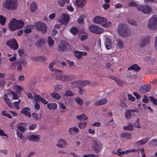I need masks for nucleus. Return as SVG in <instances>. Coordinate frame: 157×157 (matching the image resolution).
I'll return each instance as SVG.
<instances>
[{
	"label": "nucleus",
	"instance_id": "nucleus-1",
	"mask_svg": "<svg viewBox=\"0 0 157 157\" xmlns=\"http://www.w3.org/2000/svg\"><path fill=\"white\" fill-rule=\"evenodd\" d=\"M24 25V22L21 20H17L16 19H12L9 22V27L10 29L13 31L21 28Z\"/></svg>",
	"mask_w": 157,
	"mask_h": 157
},
{
	"label": "nucleus",
	"instance_id": "nucleus-49",
	"mask_svg": "<svg viewBox=\"0 0 157 157\" xmlns=\"http://www.w3.org/2000/svg\"><path fill=\"white\" fill-rule=\"evenodd\" d=\"M6 84V81L5 79H0V87H3Z\"/></svg>",
	"mask_w": 157,
	"mask_h": 157
},
{
	"label": "nucleus",
	"instance_id": "nucleus-62",
	"mask_svg": "<svg viewBox=\"0 0 157 157\" xmlns=\"http://www.w3.org/2000/svg\"><path fill=\"white\" fill-rule=\"evenodd\" d=\"M135 126L137 128H140V127L139 123V119H137L135 123Z\"/></svg>",
	"mask_w": 157,
	"mask_h": 157
},
{
	"label": "nucleus",
	"instance_id": "nucleus-29",
	"mask_svg": "<svg viewBox=\"0 0 157 157\" xmlns=\"http://www.w3.org/2000/svg\"><path fill=\"white\" fill-rule=\"evenodd\" d=\"M117 45L119 48L122 49L124 48V43L120 39H118L117 40Z\"/></svg>",
	"mask_w": 157,
	"mask_h": 157
},
{
	"label": "nucleus",
	"instance_id": "nucleus-11",
	"mask_svg": "<svg viewBox=\"0 0 157 157\" xmlns=\"http://www.w3.org/2000/svg\"><path fill=\"white\" fill-rule=\"evenodd\" d=\"M6 44L10 48L14 50L17 49L18 47L17 43L15 39L10 40L6 43Z\"/></svg>",
	"mask_w": 157,
	"mask_h": 157
},
{
	"label": "nucleus",
	"instance_id": "nucleus-9",
	"mask_svg": "<svg viewBox=\"0 0 157 157\" xmlns=\"http://www.w3.org/2000/svg\"><path fill=\"white\" fill-rule=\"evenodd\" d=\"M69 46V44L66 41L61 40L58 45V49L62 52H65L67 50V47Z\"/></svg>",
	"mask_w": 157,
	"mask_h": 157
},
{
	"label": "nucleus",
	"instance_id": "nucleus-41",
	"mask_svg": "<svg viewBox=\"0 0 157 157\" xmlns=\"http://www.w3.org/2000/svg\"><path fill=\"white\" fill-rule=\"evenodd\" d=\"M73 95V93L70 90L66 91L64 94V95L66 97L72 96Z\"/></svg>",
	"mask_w": 157,
	"mask_h": 157
},
{
	"label": "nucleus",
	"instance_id": "nucleus-30",
	"mask_svg": "<svg viewBox=\"0 0 157 157\" xmlns=\"http://www.w3.org/2000/svg\"><path fill=\"white\" fill-rule=\"evenodd\" d=\"M123 129L125 130H128L129 131H132L133 129V126L130 123H128V125L123 127Z\"/></svg>",
	"mask_w": 157,
	"mask_h": 157
},
{
	"label": "nucleus",
	"instance_id": "nucleus-51",
	"mask_svg": "<svg viewBox=\"0 0 157 157\" xmlns=\"http://www.w3.org/2000/svg\"><path fill=\"white\" fill-rule=\"evenodd\" d=\"M121 148H118L117 151V153H118V155L120 156H122L125 154L124 151H121Z\"/></svg>",
	"mask_w": 157,
	"mask_h": 157
},
{
	"label": "nucleus",
	"instance_id": "nucleus-44",
	"mask_svg": "<svg viewBox=\"0 0 157 157\" xmlns=\"http://www.w3.org/2000/svg\"><path fill=\"white\" fill-rule=\"evenodd\" d=\"M128 6L130 7L137 6H138V3L136 2H130L128 4Z\"/></svg>",
	"mask_w": 157,
	"mask_h": 157
},
{
	"label": "nucleus",
	"instance_id": "nucleus-35",
	"mask_svg": "<svg viewBox=\"0 0 157 157\" xmlns=\"http://www.w3.org/2000/svg\"><path fill=\"white\" fill-rule=\"evenodd\" d=\"M32 115L36 121H40L41 117V114H40L39 115H37L36 113H33L32 114Z\"/></svg>",
	"mask_w": 157,
	"mask_h": 157
},
{
	"label": "nucleus",
	"instance_id": "nucleus-50",
	"mask_svg": "<svg viewBox=\"0 0 157 157\" xmlns=\"http://www.w3.org/2000/svg\"><path fill=\"white\" fill-rule=\"evenodd\" d=\"M62 88V86L60 85H57L55 87V90L56 91H60Z\"/></svg>",
	"mask_w": 157,
	"mask_h": 157
},
{
	"label": "nucleus",
	"instance_id": "nucleus-22",
	"mask_svg": "<svg viewBox=\"0 0 157 157\" xmlns=\"http://www.w3.org/2000/svg\"><path fill=\"white\" fill-rule=\"evenodd\" d=\"M47 107L49 110H55L57 108V105L56 103H49L47 105Z\"/></svg>",
	"mask_w": 157,
	"mask_h": 157
},
{
	"label": "nucleus",
	"instance_id": "nucleus-20",
	"mask_svg": "<svg viewBox=\"0 0 157 157\" xmlns=\"http://www.w3.org/2000/svg\"><path fill=\"white\" fill-rule=\"evenodd\" d=\"M140 69V67L136 64L132 65L128 68V70H133L136 72L139 71Z\"/></svg>",
	"mask_w": 157,
	"mask_h": 157
},
{
	"label": "nucleus",
	"instance_id": "nucleus-36",
	"mask_svg": "<svg viewBox=\"0 0 157 157\" xmlns=\"http://www.w3.org/2000/svg\"><path fill=\"white\" fill-rule=\"evenodd\" d=\"M78 29L75 27H73L70 29V32L73 35H76L78 32Z\"/></svg>",
	"mask_w": 157,
	"mask_h": 157
},
{
	"label": "nucleus",
	"instance_id": "nucleus-13",
	"mask_svg": "<svg viewBox=\"0 0 157 157\" xmlns=\"http://www.w3.org/2000/svg\"><path fill=\"white\" fill-rule=\"evenodd\" d=\"M61 19V20H58V21L60 22H61V24L66 25L70 20L69 16L67 14H65L64 13H63L62 15Z\"/></svg>",
	"mask_w": 157,
	"mask_h": 157
},
{
	"label": "nucleus",
	"instance_id": "nucleus-14",
	"mask_svg": "<svg viewBox=\"0 0 157 157\" xmlns=\"http://www.w3.org/2000/svg\"><path fill=\"white\" fill-rule=\"evenodd\" d=\"M70 76L67 75H57L55 77L56 80H58L62 81L67 82L70 80Z\"/></svg>",
	"mask_w": 157,
	"mask_h": 157
},
{
	"label": "nucleus",
	"instance_id": "nucleus-3",
	"mask_svg": "<svg viewBox=\"0 0 157 157\" xmlns=\"http://www.w3.org/2000/svg\"><path fill=\"white\" fill-rule=\"evenodd\" d=\"M147 26V28L151 30L157 29V15H154L149 19Z\"/></svg>",
	"mask_w": 157,
	"mask_h": 157
},
{
	"label": "nucleus",
	"instance_id": "nucleus-16",
	"mask_svg": "<svg viewBox=\"0 0 157 157\" xmlns=\"http://www.w3.org/2000/svg\"><path fill=\"white\" fill-rule=\"evenodd\" d=\"M127 29H128V28L124 24H121L120 25L118 26L117 31L118 34L122 33V32L124 31Z\"/></svg>",
	"mask_w": 157,
	"mask_h": 157
},
{
	"label": "nucleus",
	"instance_id": "nucleus-5",
	"mask_svg": "<svg viewBox=\"0 0 157 157\" xmlns=\"http://www.w3.org/2000/svg\"><path fill=\"white\" fill-rule=\"evenodd\" d=\"M35 28L42 34H45L47 31V27L46 25L43 22L39 21L36 22L35 24Z\"/></svg>",
	"mask_w": 157,
	"mask_h": 157
},
{
	"label": "nucleus",
	"instance_id": "nucleus-48",
	"mask_svg": "<svg viewBox=\"0 0 157 157\" xmlns=\"http://www.w3.org/2000/svg\"><path fill=\"white\" fill-rule=\"evenodd\" d=\"M86 122L83 123H79L78 124V126L81 129L84 128L86 126Z\"/></svg>",
	"mask_w": 157,
	"mask_h": 157
},
{
	"label": "nucleus",
	"instance_id": "nucleus-61",
	"mask_svg": "<svg viewBox=\"0 0 157 157\" xmlns=\"http://www.w3.org/2000/svg\"><path fill=\"white\" fill-rule=\"evenodd\" d=\"M128 99L129 100L132 101H134L135 100V98L131 95L128 94Z\"/></svg>",
	"mask_w": 157,
	"mask_h": 157
},
{
	"label": "nucleus",
	"instance_id": "nucleus-27",
	"mask_svg": "<svg viewBox=\"0 0 157 157\" xmlns=\"http://www.w3.org/2000/svg\"><path fill=\"white\" fill-rule=\"evenodd\" d=\"M65 144V141L63 139H61L58 140V144H56V146L60 147L63 148L64 147Z\"/></svg>",
	"mask_w": 157,
	"mask_h": 157
},
{
	"label": "nucleus",
	"instance_id": "nucleus-12",
	"mask_svg": "<svg viewBox=\"0 0 157 157\" xmlns=\"http://www.w3.org/2000/svg\"><path fill=\"white\" fill-rule=\"evenodd\" d=\"M151 89V86L149 84L143 85L140 88V92L142 94H144L149 92Z\"/></svg>",
	"mask_w": 157,
	"mask_h": 157
},
{
	"label": "nucleus",
	"instance_id": "nucleus-42",
	"mask_svg": "<svg viewBox=\"0 0 157 157\" xmlns=\"http://www.w3.org/2000/svg\"><path fill=\"white\" fill-rule=\"evenodd\" d=\"M48 44L50 46H52L54 44V41L52 40V38L50 36L48 37Z\"/></svg>",
	"mask_w": 157,
	"mask_h": 157
},
{
	"label": "nucleus",
	"instance_id": "nucleus-46",
	"mask_svg": "<svg viewBox=\"0 0 157 157\" xmlns=\"http://www.w3.org/2000/svg\"><path fill=\"white\" fill-rule=\"evenodd\" d=\"M150 144L153 146H157V140L155 139L150 141Z\"/></svg>",
	"mask_w": 157,
	"mask_h": 157
},
{
	"label": "nucleus",
	"instance_id": "nucleus-24",
	"mask_svg": "<svg viewBox=\"0 0 157 157\" xmlns=\"http://www.w3.org/2000/svg\"><path fill=\"white\" fill-rule=\"evenodd\" d=\"M105 44V47L107 49H110L111 48L112 43L109 39L106 38Z\"/></svg>",
	"mask_w": 157,
	"mask_h": 157
},
{
	"label": "nucleus",
	"instance_id": "nucleus-8",
	"mask_svg": "<svg viewBox=\"0 0 157 157\" xmlns=\"http://www.w3.org/2000/svg\"><path fill=\"white\" fill-rule=\"evenodd\" d=\"M92 144L93 150L96 153H98L101 151L102 147V145L100 144V142L98 140H94Z\"/></svg>",
	"mask_w": 157,
	"mask_h": 157
},
{
	"label": "nucleus",
	"instance_id": "nucleus-59",
	"mask_svg": "<svg viewBox=\"0 0 157 157\" xmlns=\"http://www.w3.org/2000/svg\"><path fill=\"white\" fill-rule=\"evenodd\" d=\"M0 135L3 136L8 137L7 134L4 133V132L2 129H0Z\"/></svg>",
	"mask_w": 157,
	"mask_h": 157
},
{
	"label": "nucleus",
	"instance_id": "nucleus-7",
	"mask_svg": "<svg viewBox=\"0 0 157 157\" xmlns=\"http://www.w3.org/2000/svg\"><path fill=\"white\" fill-rule=\"evenodd\" d=\"M136 9L138 11H140L145 14H149L151 11V8L146 5L137 6Z\"/></svg>",
	"mask_w": 157,
	"mask_h": 157
},
{
	"label": "nucleus",
	"instance_id": "nucleus-32",
	"mask_svg": "<svg viewBox=\"0 0 157 157\" xmlns=\"http://www.w3.org/2000/svg\"><path fill=\"white\" fill-rule=\"evenodd\" d=\"M53 63H50L49 65V67L50 70L52 71H54L56 72H60L61 73H62L63 71H62L58 70L57 69H55L53 68Z\"/></svg>",
	"mask_w": 157,
	"mask_h": 157
},
{
	"label": "nucleus",
	"instance_id": "nucleus-31",
	"mask_svg": "<svg viewBox=\"0 0 157 157\" xmlns=\"http://www.w3.org/2000/svg\"><path fill=\"white\" fill-rule=\"evenodd\" d=\"M33 59L34 61H38L41 60L45 61L46 59V58L44 56H41L35 57Z\"/></svg>",
	"mask_w": 157,
	"mask_h": 157
},
{
	"label": "nucleus",
	"instance_id": "nucleus-57",
	"mask_svg": "<svg viewBox=\"0 0 157 157\" xmlns=\"http://www.w3.org/2000/svg\"><path fill=\"white\" fill-rule=\"evenodd\" d=\"M65 3V1L64 0H59L58 1V3L60 5L61 7L64 6V4Z\"/></svg>",
	"mask_w": 157,
	"mask_h": 157
},
{
	"label": "nucleus",
	"instance_id": "nucleus-25",
	"mask_svg": "<svg viewBox=\"0 0 157 157\" xmlns=\"http://www.w3.org/2000/svg\"><path fill=\"white\" fill-rule=\"evenodd\" d=\"M119 34L122 37H126L130 36V32L128 29L123 32L122 33H121V34Z\"/></svg>",
	"mask_w": 157,
	"mask_h": 157
},
{
	"label": "nucleus",
	"instance_id": "nucleus-6",
	"mask_svg": "<svg viewBox=\"0 0 157 157\" xmlns=\"http://www.w3.org/2000/svg\"><path fill=\"white\" fill-rule=\"evenodd\" d=\"M89 29L91 32L97 34L102 33L103 31L101 27L93 24L89 26Z\"/></svg>",
	"mask_w": 157,
	"mask_h": 157
},
{
	"label": "nucleus",
	"instance_id": "nucleus-52",
	"mask_svg": "<svg viewBox=\"0 0 157 157\" xmlns=\"http://www.w3.org/2000/svg\"><path fill=\"white\" fill-rule=\"evenodd\" d=\"M2 114L3 115L6 116L9 118H11L12 116L10 115L9 113H6V111H4L2 112Z\"/></svg>",
	"mask_w": 157,
	"mask_h": 157
},
{
	"label": "nucleus",
	"instance_id": "nucleus-60",
	"mask_svg": "<svg viewBox=\"0 0 157 157\" xmlns=\"http://www.w3.org/2000/svg\"><path fill=\"white\" fill-rule=\"evenodd\" d=\"M27 138H19L18 139V142L21 143H24L25 142Z\"/></svg>",
	"mask_w": 157,
	"mask_h": 157
},
{
	"label": "nucleus",
	"instance_id": "nucleus-38",
	"mask_svg": "<svg viewBox=\"0 0 157 157\" xmlns=\"http://www.w3.org/2000/svg\"><path fill=\"white\" fill-rule=\"evenodd\" d=\"M51 95L54 98H56L57 99H59L60 98V95L57 93H51Z\"/></svg>",
	"mask_w": 157,
	"mask_h": 157
},
{
	"label": "nucleus",
	"instance_id": "nucleus-15",
	"mask_svg": "<svg viewBox=\"0 0 157 157\" xmlns=\"http://www.w3.org/2000/svg\"><path fill=\"white\" fill-rule=\"evenodd\" d=\"M149 43V39L147 38H142L139 43V46L140 47H143L148 44Z\"/></svg>",
	"mask_w": 157,
	"mask_h": 157
},
{
	"label": "nucleus",
	"instance_id": "nucleus-33",
	"mask_svg": "<svg viewBox=\"0 0 157 157\" xmlns=\"http://www.w3.org/2000/svg\"><path fill=\"white\" fill-rule=\"evenodd\" d=\"M149 140L148 138H144L137 141V143L139 145H142L146 143Z\"/></svg>",
	"mask_w": 157,
	"mask_h": 157
},
{
	"label": "nucleus",
	"instance_id": "nucleus-10",
	"mask_svg": "<svg viewBox=\"0 0 157 157\" xmlns=\"http://www.w3.org/2000/svg\"><path fill=\"white\" fill-rule=\"evenodd\" d=\"M138 112L137 109H129L127 110L124 113L125 117L127 119H130L132 117L136 116L135 113Z\"/></svg>",
	"mask_w": 157,
	"mask_h": 157
},
{
	"label": "nucleus",
	"instance_id": "nucleus-45",
	"mask_svg": "<svg viewBox=\"0 0 157 157\" xmlns=\"http://www.w3.org/2000/svg\"><path fill=\"white\" fill-rule=\"evenodd\" d=\"M149 100L151 101H152L153 104L155 105H157V100L156 99H155L152 97H149Z\"/></svg>",
	"mask_w": 157,
	"mask_h": 157
},
{
	"label": "nucleus",
	"instance_id": "nucleus-64",
	"mask_svg": "<svg viewBox=\"0 0 157 157\" xmlns=\"http://www.w3.org/2000/svg\"><path fill=\"white\" fill-rule=\"evenodd\" d=\"M77 21L79 23H82L83 21V17H80L78 19Z\"/></svg>",
	"mask_w": 157,
	"mask_h": 157
},
{
	"label": "nucleus",
	"instance_id": "nucleus-43",
	"mask_svg": "<svg viewBox=\"0 0 157 157\" xmlns=\"http://www.w3.org/2000/svg\"><path fill=\"white\" fill-rule=\"evenodd\" d=\"M75 100L76 102L80 105H82L83 104V100L82 98H76Z\"/></svg>",
	"mask_w": 157,
	"mask_h": 157
},
{
	"label": "nucleus",
	"instance_id": "nucleus-56",
	"mask_svg": "<svg viewBox=\"0 0 157 157\" xmlns=\"http://www.w3.org/2000/svg\"><path fill=\"white\" fill-rule=\"evenodd\" d=\"M11 94L13 95V98L14 99H17L18 98V96L13 91H11L10 92L9 94Z\"/></svg>",
	"mask_w": 157,
	"mask_h": 157
},
{
	"label": "nucleus",
	"instance_id": "nucleus-63",
	"mask_svg": "<svg viewBox=\"0 0 157 157\" xmlns=\"http://www.w3.org/2000/svg\"><path fill=\"white\" fill-rule=\"evenodd\" d=\"M36 124H33L30 125L29 127V129L30 130H32L34 129L36 127Z\"/></svg>",
	"mask_w": 157,
	"mask_h": 157
},
{
	"label": "nucleus",
	"instance_id": "nucleus-54",
	"mask_svg": "<svg viewBox=\"0 0 157 157\" xmlns=\"http://www.w3.org/2000/svg\"><path fill=\"white\" fill-rule=\"evenodd\" d=\"M21 101V100L19 99L18 101L15 102L14 103V104L16 107V108L18 110L19 109V107L18 106L19 104L20 103Z\"/></svg>",
	"mask_w": 157,
	"mask_h": 157
},
{
	"label": "nucleus",
	"instance_id": "nucleus-21",
	"mask_svg": "<svg viewBox=\"0 0 157 157\" xmlns=\"http://www.w3.org/2000/svg\"><path fill=\"white\" fill-rule=\"evenodd\" d=\"M107 102V100L105 98H103L96 101L94 103V105L96 106H98L104 104Z\"/></svg>",
	"mask_w": 157,
	"mask_h": 157
},
{
	"label": "nucleus",
	"instance_id": "nucleus-17",
	"mask_svg": "<svg viewBox=\"0 0 157 157\" xmlns=\"http://www.w3.org/2000/svg\"><path fill=\"white\" fill-rule=\"evenodd\" d=\"M144 60L145 62L151 64H154L155 61L154 58L148 56L145 57Z\"/></svg>",
	"mask_w": 157,
	"mask_h": 157
},
{
	"label": "nucleus",
	"instance_id": "nucleus-39",
	"mask_svg": "<svg viewBox=\"0 0 157 157\" xmlns=\"http://www.w3.org/2000/svg\"><path fill=\"white\" fill-rule=\"evenodd\" d=\"M6 20V18L2 15H0V23L2 25H4Z\"/></svg>",
	"mask_w": 157,
	"mask_h": 157
},
{
	"label": "nucleus",
	"instance_id": "nucleus-34",
	"mask_svg": "<svg viewBox=\"0 0 157 157\" xmlns=\"http://www.w3.org/2000/svg\"><path fill=\"white\" fill-rule=\"evenodd\" d=\"M81 53V52L75 51V52L74 55L78 59H81L82 58Z\"/></svg>",
	"mask_w": 157,
	"mask_h": 157
},
{
	"label": "nucleus",
	"instance_id": "nucleus-23",
	"mask_svg": "<svg viewBox=\"0 0 157 157\" xmlns=\"http://www.w3.org/2000/svg\"><path fill=\"white\" fill-rule=\"evenodd\" d=\"M45 41L43 38H41L38 39L37 40L36 45L38 47H42L45 43Z\"/></svg>",
	"mask_w": 157,
	"mask_h": 157
},
{
	"label": "nucleus",
	"instance_id": "nucleus-37",
	"mask_svg": "<svg viewBox=\"0 0 157 157\" xmlns=\"http://www.w3.org/2000/svg\"><path fill=\"white\" fill-rule=\"evenodd\" d=\"M76 117L80 121L88 119L87 117L84 114L80 115L79 116H77Z\"/></svg>",
	"mask_w": 157,
	"mask_h": 157
},
{
	"label": "nucleus",
	"instance_id": "nucleus-26",
	"mask_svg": "<svg viewBox=\"0 0 157 157\" xmlns=\"http://www.w3.org/2000/svg\"><path fill=\"white\" fill-rule=\"evenodd\" d=\"M78 130L77 127H73L71 128L69 131L70 134L73 135L78 132Z\"/></svg>",
	"mask_w": 157,
	"mask_h": 157
},
{
	"label": "nucleus",
	"instance_id": "nucleus-28",
	"mask_svg": "<svg viewBox=\"0 0 157 157\" xmlns=\"http://www.w3.org/2000/svg\"><path fill=\"white\" fill-rule=\"evenodd\" d=\"M37 8V5L35 2H33L31 3L30 6V9L32 12H33Z\"/></svg>",
	"mask_w": 157,
	"mask_h": 157
},
{
	"label": "nucleus",
	"instance_id": "nucleus-53",
	"mask_svg": "<svg viewBox=\"0 0 157 157\" xmlns=\"http://www.w3.org/2000/svg\"><path fill=\"white\" fill-rule=\"evenodd\" d=\"M28 140L32 142H37L39 141L40 138H28Z\"/></svg>",
	"mask_w": 157,
	"mask_h": 157
},
{
	"label": "nucleus",
	"instance_id": "nucleus-19",
	"mask_svg": "<svg viewBox=\"0 0 157 157\" xmlns=\"http://www.w3.org/2000/svg\"><path fill=\"white\" fill-rule=\"evenodd\" d=\"M75 3L78 7H82L85 5L86 1L85 0H76Z\"/></svg>",
	"mask_w": 157,
	"mask_h": 157
},
{
	"label": "nucleus",
	"instance_id": "nucleus-58",
	"mask_svg": "<svg viewBox=\"0 0 157 157\" xmlns=\"http://www.w3.org/2000/svg\"><path fill=\"white\" fill-rule=\"evenodd\" d=\"M34 98L35 101H40L42 98L39 95H36L34 96Z\"/></svg>",
	"mask_w": 157,
	"mask_h": 157
},
{
	"label": "nucleus",
	"instance_id": "nucleus-55",
	"mask_svg": "<svg viewBox=\"0 0 157 157\" xmlns=\"http://www.w3.org/2000/svg\"><path fill=\"white\" fill-rule=\"evenodd\" d=\"M144 98L143 99L142 102L145 103H147L149 101V99L147 97L146 95H144Z\"/></svg>",
	"mask_w": 157,
	"mask_h": 157
},
{
	"label": "nucleus",
	"instance_id": "nucleus-40",
	"mask_svg": "<svg viewBox=\"0 0 157 157\" xmlns=\"http://www.w3.org/2000/svg\"><path fill=\"white\" fill-rule=\"evenodd\" d=\"M131 134L130 133L127 132H124L121 134V137H131Z\"/></svg>",
	"mask_w": 157,
	"mask_h": 157
},
{
	"label": "nucleus",
	"instance_id": "nucleus-2",
	"mask_svg": "<svg viewBox=\"0 0 157 157\" xmlns=\"http://www.w3.org/2000/svg\"><path fill=\"white\" fill-rule=\"evenodd\" d=\"M94 23L101 24V26L105 28H108L111 26V24L110 22H107L105 18L99 16L96 17L93 20Z\"/></svg>",
	"mask_w": 157,
	"mask_h": 157
},
{
	"label": "nucleus",
	"instance_id": "nucleus-4",
	"mask_svg": "<svg viewBox=\"0 0 157 157\" xmlns=\"http://www.w3.org/2000/svg\"><path fill=\"white\" fill-rule=\"evenodd\" d=\"M3 6L8 10H15L17 8V2L16 0H6L4 3Z\"/></svg>",
	"mask_w": 157,
	"mask_h": 157
},
{
	"label": "nucleus",
	"instance_id": "nucleus-47",
	"mask_svg": "<svg viewBox=\"0 0 157 157\" xmlns=\"http://www.w3.org/2000/svg\"><path fill=\"white\" fill-rule=\"evenodd\" d=\"M114 80H115L117 84L120 86L122 85L123 84V82L122 80L119 79L117 77H116Z\"/></svg>",
	"mask_w": 157,
	"mask_h": 157
},
{
	"label": "nucleus",
	"instance_id": "nucleus-18",
	"mask_svg": "<svg viewBox=\"0 0 157 157\" xmlns=\"http://www.w3.org/2000/svg\"><path fill=\"white\" fill-rule=\"evenodd\" d=\"M29 108L27 107L23 109L21 112L22 113L25 114L28 117H31V115L30 114V112H29Z\"/></svg>",
	"mask_w": 157,
	"mask_h": 157
}]
</instances>
